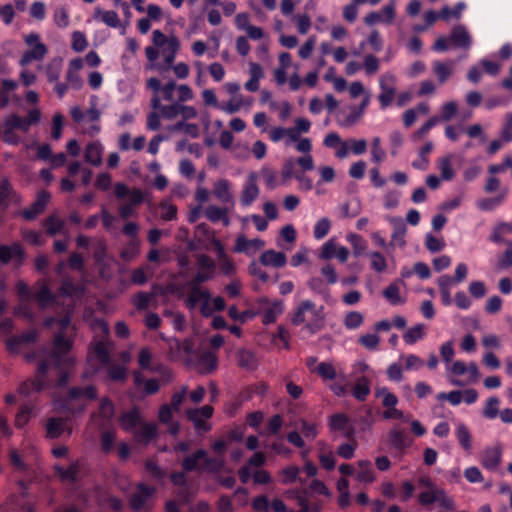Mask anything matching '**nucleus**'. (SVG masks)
<instances>
[{"instance_id": "nucleus-28", "label": "nucleus", "mask_w": 512, "mask_h": 512, "mask_svg": "<svg viewBox=\"0 0 512 512\" xmlns=\"http://www.w3.org/2000/svg\"><path fill=\"white\" fill-rule=\"evenodd\" d=\"M295 166L296 164L294 158H288L284 161L281 170V176L283 181L295 178L300 183L304 182V173L297 171L295 169Z\"/></svg>"}, {"instance_id": "nucleus-5", "label": "nucleus", "mask_w": 512, "mask_h": 512, "mask_svg": "<svg viewBox=\"0 0 512 512\" xmlns=\"http://www.w3.org/2000/svg\"><path fill=\"white\" fill-rule=\"evenodd\" d=\"M396 77L391 73L383 74L379 79V88L381 90L378 95V101L382 110L391 106L396 94Z\"/></svg>"}, {"instance_id": "nucleus-33", "label": "nucleus", "mask_w": 512, "mask_h": 512, "mask_svg": "<svg viewBox=\"0 0 512 512\" xmlns=\"http://www.w3.org/2000/svg\"><path fill=\"white\" fill-rule=\"evenodd\" d=\"M508 194V189H504L501 193L493 198H484L477 202V207L482 211H492L496 207L500 206L502 202L505 200Z\"/></svg>"}, {"instance_id": "nucleus-30", "label": "nucleus", "mask_w": 512, "mask_h": 512, "mask_svg": "<svg viewBox=\"0 0 512 512\" xmlns=\"http://www.w3.org/2000/svg\"><path fill=\"white\" fill-rule=\"evenodd\" d=\"M44 388L42 378L34 377L22 382L18 387V393L22 396H29L33 392H40Z\"/></svg>"}, {"instance_id": "nucleus-35", "label": "nucleus", "mask_w": 512, "mask_h": 512, "mask_svg": "<svg viewBox=\"0 0 512 512\" xmlns=\"http://www.w3.org/2000/svg\"><path fill=\"white\" fill-rule=\"evenodd\" d=\"M99 17L101 21L109 27L118 28L120 26L119 16L113 10L104 11L101 8H96L94 12V18L98 19Z\"/></svg>"}, {"instance_id": "nucleus-53", "label": "nucleus", "mask_w": 512, "mask_h": 512, "mask_svg": "<svg viewBox=\"0 0 512 512\" xmlns=\"http://www.w3.org/2000/svg\"><path fill=\"white\" fill-rule=\"evenodd\" d=\"M433 150V143L431 141L426 142L419 150V157L423 159V164H418L417 161H413L412 166L415 169L426 170L429 165V159L427 155Z\"/></svg>"}, {"instance_id": "nucleus-46", "label": "nucleus", "mask_w": 512, "mask_h": 512, "mask_svg": "<svg viewBox=\"0 0 512 512\" xmlns=\"http://www.w3.org/2000/svg\"><path fill=\"white\" fill-rule=\"evenodd\" d=\"M145 471L151 478L162 481L166 477V471L160 467L154 459H147L144 463Z\"/></svg>"}, {"instance_id": "nucleus-59", "label": "nucleus", "mask_w": 512, "mask_h": 512, "mask_svg": "<svg viewBox=\"0 0 512 512\" xmlns=\"http://www.w3.org/2000/svg\"><path fill=\"white\" fill-rule=\"evenodd\" d=\"M457 111V103L454 101H449L442 105L440 116L438 117L440 118V121H450L457 114Z\"/></svg>"}, {"instance_id": "nucleus-32", "label": "nucleus", "mask_w": 512, "mask_h": 512, "mask_svg": "<svg viewBox=\"0 0 512 512\" xmlns=\"http://www.w3.org/2000/svg\"><path fill=\"white\" fill-rule=\"evenodd\" d=\"M259 188L255 183L254 179L249 180L242 191L241 203L243 206H250L258 197Z\"/></svg>"}, {"instance_id": "nucleus-37", "label": "nucleus", "mask_w": 512, "mask_h": 512, "mask_svg": "<svg viewBox=\"0 0 512 512\" xmlns=\"http://www.w3.org/2000/svg\"><path fill=\"white\" fill-rule=\"evenodd\" d=\"M425 336V325L417 324L410 327L404 334L403 340L408 345H413Z\"/></svg>"}, {"instance_id": "nucleus-54", "label": "nucleus", "mask_w": 512, "mask_h": 512, "mask_svg": "<svg viewBox=\"0 0 512 512\" xmlns=\"http://www.w3.org/2000/svg\"><path fill=\"white\" fill-rule=\"evenodd\" d=\"M161 209V218L165 221H172L177 217L176 205L170 203L168 200H162L159 204Z\"/></svg>"}, {"instance_id": "nucleus-11", "label": "nucleus", "mask_w": 512, "mask_h": 512, "mask_svg": "<svg viewBox=\"0 0 512 512\" xmlns=\"http://www.w3.org/2000/svg\"><path fill=\"white\" fill-rule=\"evenodd\" d=\"M210 297V293L208 291L202 290L201 287L190 286L187 304L189 307L194 308L199 303V301L203 300L204 303L201 307V312L204 316H210L212 314V310L208 307L207 304Z\"/></svg>"}, {"instance_id": "nucleus-52", "label": "nucleus", "mask_w": 512, "mask_h": 512, "mask_svg": "<svg viewBox=\"0 0 512 512\" xmlns=\"http://www.w3.org/2000/svg\"><path fill=\"white\" fill-rule=\"evenodd\" d=\"M331 221L327 217L319 219L313 230L314 238L317 240L323 239L330 231Z\"/></svg>"}, {"instance_id": "nucleus-29", "label": "nucleus", "mask_w": 512, "mask_h": 512, "mask_svg": "<svg viewBox=\"0 0 512 512\" xmlns=\"http://www.w3.org/2000/svg\"><path fill=\"white\" fill-rule=\"evenodd\" d=\"M227 213L228 210L226 208H221L215 205H210L205 210V216L208 220L213 223L221 221L224 226H228L230 224Z\"/></svg>"}, {"instance_id": "nucleus-41", "label": "nucleus", "mask_w": 512, "mask_h": 512, "mask_svg": "<svg viewBox=\"0 0 512 512\" xmlns=\"http://www.w3.org/2000/svg\"><path fill=\"white\" fill-rule=\"evenodd\" d=\"M43 227L48 235L55 236L62 231L64 222L55 215H50L43 221Z\"/></svg>"}, {"instance_id": "nucleus-34", "label": "nucleus", "mask_w": 512, "mask_h": 512, "mask_svg": "<svg viewBox=\"0 0 512 512\" xmlns=\"http://www.w3.org/2000/svg\"><path fill=\"white\" fill-rule=\"evenodd\" d=\"M172 350H176L177 354L191 357L195 354L194 342L191 339L178 340L174 339L170 344Z\"/></svg>"}, {"instance_id": "nucleus-8", "label": "nucleus", "mask_w": 512, "mask_h": 512, "mask_svg": "<svg viewBox=\"0 0 512 512\" xmlns=\"http://www.w3.org/2000/svg\"><path fill=\"white\" fill-rule=\"evenodd\" d=\"M136 489L137 492L130 497L129 504L133 511L139 512L156 492V489L155 487L149 486L145 483H138Z\"/></svg>"}, {"instance_id": "nucleus-36", "label": "nucleus", "mask_w": 512, "mask_h": 512, "mask_svg": "<svg viewBox=\"0 0 512 512\" xmlns=\"http://www.w3.org/2000/svg\"><path fill=\"white\" fill-rule=\"evenodd\" d=\"M512 233V223L509 222H499L495 225L492 230V233L489 237V240L493 243L499 244L504 241L503 236L506 234Z\"/></svg>"}, {"instance_id": "nucleus-64", "label": "nucleus", "mask_w": 512, "mask_h": 512, "mask_svg": "<svg viewBox=\"0 0 512 512\" xmlns=\"http://www.w3.org/2000/svg\"><path fill=\"white\" fill-rule=\"evenodd\" d=\"M498 267L500 269L512 267V241L507 242L506 250L498 257Z\"/></svg>"}, {"instance_id": "nucleus-47", "label": "nucleus", "mask_w": 512, "mask_h": 512, "mask_svg": "<svg viewBox=\"0 0 512 512\" xmlns=\"http://www.w3.org/2000/svg\"><path fill=\"white\" fill-rule=\"evenodd\" d=\"M456 437L461 447L469 451L472 447L471 434L469 429L464 424H459L456 428Z\"/></svg>"}, {"instance_id": "nucleus-20", "label": "nucleus", "mask_w": 512, "mask_h": 512, "mask_svg": "<svg viewBox=\"0 0 512 512\" xmlns=\"http://www.w3.org/2000/svg\"><path fill=\"white\" fill-rule=\"evenodd\" d=\"M449 37L455 47L468 49L471 46V37L467 29L462 25H456Z\"/></svg>"}, {"instance_id": "nucleus-27", "label": "nucleus", "mask_w": 512, "mask_h": 512, "mask_svg": "<svg viewBox=\"0 0 512 512\" xmlns=\"http://www.w3.org/2000/svg\"><path fill=\"white\" fill-rule=\"evenodd\" d=\"M237 365L248 371H254L258 367V360L254 352L248 349H240L236 354Z\"/></svg>"}, {"instance_id": "nucleus-40", "label": "nucleus", "mask_w": 512, "mask_h": 512, "mask_svg": "<svg viewBox=\"0 0 512 512\" xmlns=\"http://www.w3.org/2000/svg\"><path fill=\"white\" fill-rule=\"evenodd\" d=\"M370 393L369 382L365 377L359 378L352 390V395L358 401H365Z\"/></svg>"}, {"instance_id": "nucleus-62", "label": "nucleus", "mask_w": 512, "mask_h": 512, "mask_svg": "<svg viewBox=\"0 0 512 512\" xmlns=\"http://www.w3.org/2000/svg\"><path fill=\"white\" fill-rule=\"evenodd\" d=\"M349 113L343 118L339 119V125L342 127H351L356 124L361 118L362 114L355 108V106H351Z\"/></svg>"}, {"instance_id": "nucleus-17", "label": "nucleus", "mask_w": 512, "mask_h": 512, "mask_svg": "<svg viewBox=\"0 0 512 512\" xmlns=\"http://www.w3.org/2000/svg\"><path fill=\"white\" fill-rule=\"evenodd\" d=\"M502 451L500 447H489L483 451L481 464L487 470L494 471L501 462Z\"/></svg>"}, {"instance_id": "nucleus-12", "label": "nucleus", "mask_w": 512, "mask_h": 512, "mask_svg": "<svg viewBox=\"0 0 512 512\" xmlns=\"http://www.w3.org/2000/svg\"><path fill=\"white\" fill-rule=\"evenodd\" d=\"M388 439L393 448L403 453L412 445L413 439L401 428L394 427L388 434Z\"/></svg>"}, {"instance_id": "nucleus-38", "label": "nucleus", "mask_w": 512, "mask_h": 512, "mask_svg": "<svg viewBox=\"0 0 512 512\" xmlns=\"http://www.w3.org/2000/svg\"><path fill=\"white\" fill-rule=\"evenodd\" d=\"M358 466L361 471L357 474L360 482L372 483L375 480V473L372 469V463L369 460H359Z\"/></svg>"}, {"instance_id": "nucleus-42", "label": "nucleus", "mask_w": 512, "mask_h": 512, "mask_svg": "<svg viewBox=\"0 0 512 512\" xmlns=\"http://www.w3.org/2000/svg\"><path fill=\"white\" fill-rule=\"evenodd\" d=\"M178 49L179 41L177 40V38H170L168 46L164 47L162 50L164 61L168 67H170L174 62Z\"/></svg>"}, {"instance_id": "nucleus-21", "label": "nucleus", "mask_w": 512, "mask_h": 512, "mask_svg": "<svg viewBox=\"0 0 512 512\" xmlns=\"http://www.w3.org/2000/svg\"><path fill=\"white\" fill-rule=\"evenodd\" d=\"M260 262L264 266H272L275 268L284 267L287 263V258L285 253L278 252L273 249L266 250L260 256Z\"/></svg>"}, {"instance_id": "nucleus-48", "label": "nucleus", "mask_w": 512, "mask_h": 512, "mask_svg": "<svg viewBox=\"0 0 512 512\" xmlns=\"http://www.w3.org/2000/svg\"><path fill=\"white\" fill-rule=\"evenodd\" d=\"M367 256L371 260V268L377 273H383L387 268V260L385 256L378 251L369 252Z\"/></svg>"}, {"instance_id": "nucleus-60", "label": "nucleus", "mask_w": 512, "mask_h": 512, "mask_svg": "<svg viewBox=\"0 0 512 512\" xmlns=\"http://www.w3.org/2000/svg\"><path fill=\"white\" fill-rule=\"evenodd\" d=\"M358 343L368 350H376L380 343V338L377 334H364L358 339Z\"/></svg>"}, {"instance_id": "nucleus-26", "label": "nucleus", "mask_w": 512, "mask_h": 512, "mask_svg": "<svg viewBox=\"0 0 512 512\" xmlns=\"http://www.w3.org/2000/svg\"><path fill=\"white\" fill-rule=\"evenodd\" d=\"M283 312V305L281 301H274L266 306H263L261 309L262 314V323L264 325H270L275 323L278 315Z\"/></svg>"}, {"instance_id": "nucleus-23", "label": "nucleus", "mask_w": 512, "mask_h": 512, "mask_svg": "<svg viewBox=\"0 0 512 512\" xmlns=\"http://www.w3.org/2000/svg\"><path fill=\"white\" fill-rule=\"evenodd\" d=\"M103 146L99 141L90 142L84 151V160L93 165L99 166L102 163Z\"/></svg>"}, {"instance_id": "nucleus-63", "label": "nucleus", "mask_w": 512, "mask_h": 512, "mask_svg": "<svg viewBox=\"0 0 512 512\" xmlns=\"http://www.w3.org/2000/svg\"><path fill=\"white\" fill-rule=\"evenodd\" d=\"M500 137L505 143L512 142V112L505 115V121L500 131Z\"/></svg>"}, {"instance_id": "nucleus-24", "label": "nucleus", "mask_w": 512, "mask_h": 512, "mask_svg": "<svg viewBox=\"0 0 512 512\" xmlns=\"http://www.w3.org/2000/svg\"><path fill=\"white\" fill-rule=\"evenodd\" d=\"M133 381L135 386L141 387L143 386V393L144 395H154L156 394L159 389L160 385L157 379L152 378L146 380L143 376V374L139 371L133 372Z\"/></svg>"}, {"instance_id": "nucleus-3", "label": "nucleus", "mask_w": 512, "mask_h": 512, "mask_svg": "<svg viewBox=\"0 0 512 512\" xmlns=\"http://www.w3.org/2000/svg\"><path fill=\"white\" fill-rule=\"evenodd\" d=\"M25 43L31 46L26 50L19 60L21 66H26L33 61H41L47 54V47L40 42V36L37 33H30L25 37Z\"/></svg>"}, {"instance_id": "nucleus-2", "label": "nucleus", "mask_w": 512, "mask_h": 512, "mask_svg": "<svg viewBox=\"0 0 512 512\" xmlns=\"http://www.w3.org/2000/svg\"><path fill=\"white\" fill-rule=\"evenodd\" d=\"M224 465L223 460L216 457H209L205 449H198L192 455L186 456L181 467L186 472L207 470L210 472H218Z\"/></svg>"}, {"instance_id": "nucleus-31", "label": "nucleus", "mask_w": 512, "mask_h": 512, "mask_svg": "<svg viewBox=\"0 0 512 512\" xmlns=\"http://www.w3.org/2000/svg\"><path fill=\"white\" fill-rule=\"evenodd\" d=\"M213 193L215 197L224 204L232 202L230 182L226 179H221L214 184Z\"/></svg>"}, {"instance_id": "nucleus-39", "label": "nucleus", "mask_w": 512, "mask_h": 512, "mask_svg": "<svg viewBox=\"0 0 512 512\" xmlns=\"http://www.w3.org/2000/svg\"><path fill=\"white\" fill-rule=\"evenodd\" d=\"M108 378L113 382H123L127 378V368L124 365L111 363L107 365Z\"/></svg>"}, {"instance_id": "nucleus-55", "label": "nucleus", "mask_w": 512, "mask_h": 512, "mask_svg": "<svg viewBox=\"0 0 512 512\" xmlns=\"http://www.w3.org/2000/svg\"><path fill=\"white\" fill-rule=\"evenodd\" d=\"M12 185L8 179H2L0 182V208L7 209L9 207V198L12 191Z\"/></svg>"}, {"instance_id": "nucleus-18", "label": "nucleus", "mask_w": 512, "mask_h": 512, "mask_svg": "<svg viewBox=\"0 0 512 512\" xmlns=\"http://www.w3.org/2000/svg\"><path fill=\"white\" fill-rule=\"evenodd\" d=\"M390 222L393 225V233L391 235L389 246L398 245L403 248L406 245V225L401 218H391Z\"/></svg>"}, {"instance_id": "nucleus-58", "label": "nucleus", "mask_w": 512, "mask_h": 512, "mask_svg": "<svg viewBox=\"0 0 512 512\" xmlns=\"http://www.w3.org/2000/svg\"><path fill=\"white\" fill-rule=\"evenodd\" d=\"M318 375L324 380H334L337 376L336 370L331 363L321 362L315 369Z\"/></svg>"}, {"instance_id": "nucleus-14", "label": "nucleus", "mask_w": 512, "mask_h": 512, "mask_svg": "<svg viewBox=\"0 0 512 512\" xmlns=\"http://www.w3.org/2000/svg\"><path fill=\"white\" fill-rule=\"evenodd\" d=\"M65 431L68 435L71 434V429L68 428V419L62 417H51L46 423V434L50 439L59 438Z\"/></svg>"}, {"instance_id": "nucleus-56", "label": "nucleus", "mask_w": 512, "mask_h": 512, "mask_svg": "<svg viewBox=\"0 0 512 512\" xmlns=\"http://www.w3.org/2000/svg\"><path fill=\"white\" fill-rule=\"evenodd\" d=\"M34 297L40 306H46L47 304L52 303L55 298L50 288L45 284L41 286Z\"/></svg>"}, {"instance_id": "nucleus-1", "label": "nucleus", "mask_w": 512, "mask_h": 512, "mask_svg": "<svg viewBox=\"0 0 512 512\" xmlns=\"http://www.w3.org/2000/svg\"><path fill=\"white\" fill-rule=\"evenodd\" d=\"M306 313H310L313 317L312 321L305 324V328L308 329L312 334L320 331L323 327L325 319L324 306L317 307L311 300H303L296 307L295 311L291 316V323L294 326H299L306 322Z\"/></svg>"}, {"instance_id": "nucleus-43", "label": "nucleus", "mask_w": 512, "mask_h": 512, "mask_svg": "<svg viewBox=\"0 0 512 512\" xmlns=\"http://www.w3.org/2000/svg\"><path fill=\"white\" fill-rule=\"evenodd\" d=\"M433 72L438 78L440 84L445 83L452 74L451 64H446L441 61L433 62Z\"/></svg>"}, {"instance_id": "nucleus-49", "label": "nucleus", "mask_w": 512, "mask_h": 512, "mask_svg": "<svg viewBox=\"0 0 512 512\" xmlns=\"http://www.w3.org/2000/svg\"><path fill=\"white\" fill-rule=\"evenodd\" d=\"M383 296L391 305H399L404 302L400 296L399 286L396 282L391 283L384 289Z\"/></svg>"}, {"instance_id": "nucleus-57", "label": "nucleus", "mask_w": 512, "mask_h": 512, "mask_svg": "<svg viewBox=\"0 0 512 512\" xmlns=\"http://www.w3.org/2000/svg\"><path fill=\"white\" fill-rule=\"evenodd\" d=\"M499 403L500 401L497 397H490L483 409V416L487 419H495L499 414Z\"/></svg>"}, {"instance_id": "nucleus-45", "label": "nucleus", "mask_w": 512, "mask_h": 512, "mask_svg": "<svg viewBox=\"0 0 512 512\" xmlns=\"http://www.w3.org/2000/svg\"><path fill=\"white\" fill-rule=\"evenodd\" d=\"M364 322V316L361 312L350 311L348 312L343 320V324L348 330H355L359 328Z\"/></svg>"}, {"instance_id": "nucleus-7", "label": "nucleus", "mask_w": 512, "mask_h": 512, "mask_svg": "<svg viewBox=\"0 0 512 512\" xmlns=\"http://www.w3.org/2000/svg\"><path fill=\"white\" fill-rule=\"evenodd\" d=\"M83 466V461L78 459L70 463L67 468H64L61 465H55L54 471L62 482H70L75 484L81 480L80 472Z\"/></svg>"}, {"instance_id": "nucleus-13", "label": "nucleus", "mask_w": 512, "mask_h": 512, "mask_svg": "<svg viewBox=\"0 0 512 512\" xmlns=\"http://www.w3.org/2000/svg\"><path fill=\"white\" fill-rule=\"evenodd\" d=\"M5 130H4V142L8 144H17L18 139H10L8 137L9 133L13 131L14 129H19L23 132H27L28 126L26 124L25 118H22L18 114H11L6 120H5Z\"/></svg>"}, {"instance_id": "nucleus-16", "label": "nucleus", "mask_w": 512, "mask_h": 512, "mask_svg": "<svg viewBox=\"0 0 512 512\" xmlns=\"http://www.w3.org/2000/svg\"><path fill=\"white\" fill-rule=\"evenodd\" d=\"M218 365V357L214 352L204 351L197 355V367L200 373L209 374L213 372Z\"/></svg>"}, {"instance_id": "nucleus-51", "label": "nucleus", "mask_w": 512, "mask_h": 512, "mask_svg": "<svg viewBox=\"0 0 512 512\" xmlns=\"http://www.w3.org/2000/svg\"><path fill=\"white\" fill-rule=\"evenodd\" d=\"M93 353L99 362L103 365L110 364V353L103 341H98L93 346Z\"/></svg>"}, {"instance_id": "nucleus-15", "label": "nucleus", "mask_w": 512, "mask_h": 512, "mask_svg": "<svg viewBox=\"0 0 512 512\" xmlns=\"http://www.w3.org/2000/svg\"><path fill=\"white\" fill-rule=\"evenodd\" d=\"M265 242L259 238L247 239L245 235L240 234L237 236L233 251L236 253H244L250 255V250L254 251L263 248Z\"/></svg>"}, {"instance_id": "nucleus-61", "label": "nucleus", "mask_w": 512, "mask_h": 512, "mask_svg": "<svg viewBox=\"0 0 512 512\" xmlns=\"http://www.w3.org/2000/svg\"><path fill=\"white\" fill-rule=\"evenodd\" d=\"M307 286L310 290L315 293H318L327 299L329 296V290L325 287L324 281L320 277H312L308 282Z\"/></svg>"}, {"instance_id": "nucleus-25", "label": "nucleus", "mask_w": 512, "mask_h": 512, "mask_svg": "<svg viewBox=\"0 0 512 512\" xmlns=\"http://www.w3.org/2000/svg\"><path fill=\"white\" fill-rule=\"evenodd\" d=\"M97 398V389L94 385H88L86 387L74 386L68 390L67 400H95Z\"/></svg>"}, {"instance_id": "nucleus-50", "label": "nucleus", "mask_w": 512, "mask_h": 512, "mask_svg": "<svg viewBox=\"0 0 512 512\" xmlns=\"http://www.w3.org/2000/svg\"><path fill=\"white\" fill-rule=\"evenodd\" d=\"M347 239L350 242L353 248V253L356 257H359L366 252L367 242L361 235L350 234Z\"/></svg>"}, {"instance_id": "nucleus-9", "label": "nucleus", "mask_w": 512, "mask_h": 512, "mask_svg": "<svg viewBox=\"0 0 512 512\" xmlns=\"http://www.w3.org/2000/svg\"><path fill=\"white\" fill-rule=\"evenodd\" d=\"M49 199L50 193L48 191L43 190L39 192L36 200L30 205V207L21 212L22 217L27 221L34 220L38 215L44 212Z\"/></svg>"}, {"instance_id": "nucleus-19", "label": "nucleus", "mask_w": 512, "mask_h": 512, "mask_svg": "<svg viewBox=\"0 0 512 512\" xmlns=\"http://www.w3.org/2000/svg\"><path fill=\"white\" fill-rule=\"evenodd\" d=\"M157 435V426L154 423H142L141 427L134 432L135 440L142 445H148Z\"/></svg>"}, {"instance_id": "nucleus-22", "label": "nucleus", "mask_w": 512, "mask_h": 512, "mask_svg": "<svg viewBox=\"0 0 512 512\" xmlns=\"http://www.w3.org/2000/svg\"><path fill=\"white\" fill-rule=\"evenodd\" d=\"M142 421V416L137 407L131 408L129 411L122 413L119 418V422L121 427L125 431H132L136 428L138 424Z\"/></svg>"}, {"instance_id": "nucleus-6", "label": "nucleus", "mask_w": 512, "mask_h": 512, "mask_svg": "<svg viewBox=\"0 0 512 512\" xmlns=\"http://www.w3.org/2000/svg\"><path fill=\"white\" fill-rule=\"evenodd\" d=\"M26 253L21 244L14 242L11 245H0V265H7L12 260L16 267L22 266Z\"/></svg>"}, {"instance_id": "nucleus-4", "label": "nucleus", "mask_w": 512, "mask_h": 512, "mask_svg": "<svg viewBox=\"0 0 512 512\" xmlns=\"http://www.w3.org/2000/svg\"><path fill=\"white\" fill-rule=\"evenodd\" d=\"M329 430L332 432H341L342 436L349 441H354L356 429L350 418L344 413H335L329 417Z\"/></svg>"}, {"instance_id": "nucleus-44", "label": "nucleus", "mask_w": 512, "mask_h": 512, "mask_svg": "<svg viewBox=\"0 0 512 512\" xmlns=\"http://www.w3.org/2000/svg\"><path fill=\"white\" fill-rule=\"evenodd\" d=\"M451 155H446L439 159L438 169L441 173V178L446 181H450L454 178L455 172L451 165Z\"/></svg>"}, {"instance_id": "nucleus-10", "label": "nucleus", "mask_w": 512, "mask_h": 512, "mask_svg": "<svg viewBox=\"0 0 512 512\" xmlns=\"http://www.w3.org/2000/svg\"><path fill=\"white\" fill-rule=\"evenodd\" d=\"M72 347L71 341L65 336L64 332L61 330L55 334L54 338V347L51 352V360L59 365L61 359L64 355H66Z\"/></svg>"}]
</instances>
